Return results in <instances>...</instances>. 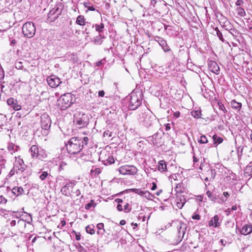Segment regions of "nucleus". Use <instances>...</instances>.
I'll list each match as a JSON object with an SVG mask.
<instances>
[{"label": "nucleus", "mask_w": 252, "mask_h": 252, "mask_svg": "<svg viewBox=\"0 0 252 252\" xmlns=\"http://www.w3.org/2000/svg\"><path fill=\"white\" fill-rule=\"evenodd\" d=\"M27 167L22 159L20 158H16L14 163V169L17 172L18 171H24Z\"/></svg>", "instance_id": "9d476101"}, {"label": "nucleus", "mask_w": 252, "mask_h": 252, "mask_svg": "<svg viewBox=\"0 0 252 252\" xmlns=\"http://www.w3.org/2000/svg\"><path fill=\"white\" fill-rule=\"evenodd\" d=\"M84 6L85 7L87 8L88 10L90 11H94L95 8L93 6H90L89 3L88 2H85Z\"/></svg>", "instance_id": "c03bdc74"}, {"label": "nucleus", "mask_w": 252, "mask_h": 252, "mask_svg": "<svg viewBox=\"0 0 252 252\" xmlns=\"http://www.w3.org/2000/svg\"><path fill=\"white\" fill-rule=\"evenodd\" d=\"M26 226V223L25 220L23 219H18L17 223V229L19 230L25 228Z\"/></svg>", "instance_id": "a878e982"}, {"label": "nucleus", "mask_w": 252, "mask_h": 252, "mask_svg": "<svg viewBox=\"0 0 252 252\" xmlns=\"http://www.w3.org/2000/svg\"><path fill=\"white\" fill-rule=\"evenodd\" d=\"M76 24L80 26H84L85 25V19L84 16L79 15L77 17L76 21Z\"/></svg>", "instance_id": "bb28decb"}, {"label": "nucleus", "mask_w": 252, "mask_h": 252, "mask_svg": "<svg viewBox=\"0 0 252 252\" xmlns=\"http://www.w3.org/2000/svg\"><path fill=\"white\" fill-rule=\"evenodd\" d=\"M7 103L8 105H11L15 110H19L21 108V106L17 104V100L12 97L7 99Z\"/></svg>", "instance_id": "f3484780"}, {"label": "nucleus", "mask_w": 252, "mask_h": 252, "mask_svg": "<svg viewBox=\"0 0 252 252\" xmlns=\"http://www.w3.org/2000/svg\"><path fill=\"white\" fill-rule=\"evenodd\" d=\"M170 129V125L169 124H167L165 125V130L168 131Z\"/></svg>", "instance_id": "0e129e2a"}, {"label": "nucleus", "mask_w": 252, "mask_h": 252, "mask_svg": "<svg viewBox=\"0 0 252 252\" xmlns=\"http://www.w3.org/2000/svg\"><path fill=\"white\" fill-rule=\"evenodd\" d=\"M143 197L149 200H152L154 198V196L148 191H145Z\"/></svg>", "instance_id": "c9c22d12"}, {"label": "nucleus", "mask_w": 252, "mask_h": 252, "mask_svg": "<svg viewBox=\"0 0 252 252\" xmlns=\"http://www.w3.org/2000/svg\"><path fill=\"white\" fill-rule=\"evenodd\" d=\"M63 180H64V178H63V176H60L58 177L57 178V182L62 181Z\"/></svg>", "instance_id": "13d9d810"}, {"label": "nucleus", "mask_w": 252, "mask_h": 252, "mask_svg": "<svg viewBox=\"0 0 252 252\" xmlns=\"http://www.w3.org/2000/svg\"><path fill=\"white\" fill-rule=\"evenodd\" d=\"M104 94H105V93H104V92L103 90L99 91L98 92V95H99V96L103 97V96H104Z\"/></svg>", "instance_id": "6e6d98bb"}, {"label": "nucleus", "mask_w": 252, "mask_h": 252, "mask_svg": "<svg viewBox=\"0 0 252 252\" xmlns=\"http://www.w3.org/2000/svg\"><path fill=\"white\" fill-rule=\"evenodd\" d=\"M191 115L195 118L198 119L201 117V112L200 110H193L191 112Z\"/></svg>", "instance_id": "7c9ffc66"}, {"label": "nucleus", "mask_w": 252, "mask_h": 252, "mask_svg": "<svg viewBox=\"0 0 252 252\" xmlns=\"http://www.w3.org/2000/svg\"><path fill=\"white\" fill-rule=\"evenodd\" d=\"M92 172H94L95 174H99L101 172V170L99 168H95L94 170L92 169Z\"/></svg>", "instance_id": "603ef678"}, {"label": "nucleus", "mask_w": 252, "mask_h": 252, "mask_svg": "<svg viewBox=\"0 0 252 252\" xmlns=\"http://www.w3.org/2000/svg\"><path fill=\"white\" fill-rule=\"evenodd\" d=\"M17 221L16 220H12L10 222L9 225L11 227L17 226Z\"/></svg>", "instance_id": "8fccbe9b"}, {"label": "nucleus", "mask_w": 252, "mask_h": 252, "mask_svg": "<svg viewBox=\"0 0 252 252\" xmlns=\"http://www.w3.org/2000/svg\"><path fill=\"white\" fill-rule=\"evenodd\" d=\"M112 132L110 131L109 130H106L103 133V136L110 137L112 136Z\"/></svg>", "instance_id": "de8ad7c7"}, {"label": "nucleus", "mask_w": 252, "mask_h": 252, "mask_svg": "<svg viewBox=\"0 0 252 252\" xmlns=\"http://www.w3.org/2000/svg\"><path fill=\"white\" fill-rule=\"evenodd\" d=\"M157 185L155 183H152V187L151 188V189L152 190H155L156 189H157Z\"/></svg>", "instance_id": "680f3d73"}, {"label": "nucleus", "mask_w": 252, "mask_h": 252, "mask_svg": "<svg viewBox=\"0 0 252 252\" xmlns=\"http://www.w3.org/2000/svg\"><path fill=\"white\" fill-rule=\"evenodd\" d=\"M100 158L102 159V161L103 163V164L105 165H110L112 163H114L115 162V159L113 157V156L110 155L108 156V158L105 159L103 157V155L102 154H101V156L99 159Z\"/></svg>", "instance_id": "aec40b11"}, {"label": "nucleus", "mask_w": 252, "mask_h": 252, "mask_svg": "<svg viewBox=\"0 0 252 252\" xmlns=\"http://www.w3.org/2000/svg\"><path fill=\"white\" fill-rule=\"evenodd\" d=\"M86 230L88 233H89L91 235L94 234L95 233V231L94 230V226L93 225H88L86 227Z\"/></svg>", "instance_id": "2f4dec72"}, {"label": "nucleus", "mask_w": 252, "mask_h": 252, "mask_svg": "<svg viewBox=\"0 0 252 252\" xmlns=\"http://www.w3.org/2000/svg\"><path fill=\"white\" fill-rule=\"evenodd\" d=\"M131 225L132 226H134L133 228V229H135L137 227V226H138V224L136 223H133V222H132L131 223Z\"/></svg>", "instance_id": "774afa93"}, {"label": "nucleus", "mask_w": 252, "mask_h": 252, "mask_svg": "<svg viewBox=\"0 0 252 252\" xmlns=\"http://www.w3.org/2000/svg\"><path fill=\"white\" fill-rule=\"evenodd\" d=\"M158 170L161 172L167 170V165L164 160H160L158 162Z\"/></svg>", "instance_id": "4be33fe9"}, {"label": "nucleus", "mask_w": 252, "mask_h": 252, "mask_svg": "<svg viewBox=\"0 0 252 252\" xmlns=\"http://www.w3.org/2000/svg\"><path fill=\"white\" fill-rule=\"evenodd\" d=\"M105 38V37L102 35V34H99L98 35L96 36L94 40V43L95 45H101L103 41V39Z\"/></svg>", "instance_id": "5701e85b"}, {"label": "nucleus", "mask_w": 252, "mask_h": 252, "mask_svg": "<svg viewBox=\"0 0 252 252\" xmlns=\"http://www.w3.org/2000/svg\"><path fill=\"white\" fill-rule=\"evenodd\" d=\"M47 82L52 88H56L61 83L60 79L55 75L48 77Z\"/></svg>", "instance_id": "9b49d317"}, {"label": "nucleus", "mask_w": 252, "mask_h": 252, "mask_svg": "<svg viewBox=\"0 0 252 252\" xmlns=\"http://www.w3.org/2000/svg\"><path fill=\"white\" fill-rule=\"evenodd\" d=\"M62 10L58 6H55L52 10H50L48 14L47 20L50 22L55 21L61 15Z\"/></svg>", "instance_id": "6e6552de"}, {"label": "nucleus", "mask_w": 252, "mask_h": 252, "mask_svg": "<svg viewBox=\"0 0 252 252\" xmlns=\"http://www.w3.org/2000/svg\"><path fill=\"white\" fill-rule=\"evenodd\" d=\"M47 155L45 153V151L43 150H41L39 151V157H37V158H44L46 157Z\"/></svg>", "instance_id": "ea45409f"}, {"label": "nucleus", "mask_w": 252, "mask_h": 252, "mask_svg": "<svg viewBox=\"0 0 252 252\" xmlns=\"http://www.w3.org/2000/svg\"><path fill=\"white\" fill-rule=\"evenodd\" d=\"M76 248L79 252H87L85 249L81 246L79 244H78L77 245H76Z\"/></svg>", "instance_id": "a19ab883"}, {"label": "nucleus", "mask_w": 252, "mask_h": 252, "mask_svg": "<svg viewBox=\"0 0 252 252\" xmlns=\"http://www.w3.org/2000/svg\"><path fill=\"white\" fill-rule=\"evenodd\" d=\"M39 149L36 145H32L30 149L29 152L32 158L39 157Z\"/></svg>", "instance_id": "6ab92c4d"}, {"label": "nucleus", "mask_w": 252, "mask_h": 252, "mask_svg": "<svg viewBox=\"0 0 252 252\" xmlns=\"http://www.w3.org/2000/svg\"><path fill=\"white\" fill-rule=\"evenodd\" d=\"M220 220L218 215H215L209 221L208 225L209 226L218 227L220 225Z\"/></svg>", "instance_id": "dca6fc26"}, {"label": "nucleus", "mask_w": 252, "mask_h": 252, "mask_svg": "<svg viewBox=\"0 0 252 252\" xmlns=\"http://www.w3.org/2000/svg\"><path fill=\"white\" fill-rule=\"evenodd\" d=\"M206 194L212 201H215V200L217 199L216 195L213 194L210 191H207Z\"/></svg>", "instance_id": "e433bc0d"}, {"label": "nucleus", "mask_w": 252, "mask_h": 252, "mask_svg": "<svg viewBox=\"0 0 252 252\" xmlns=\"http://www.w3.org/2000/svg\"><path fill=\"white\" fill-rule=\"evenodd\" d=\"M215 31L217 32V35L219 39L222 42L224 41V39L223 37V34L220 31L218 28L215 29Z\"/></svg>", "instance_id": "4c0bfd02"}, {"label": "nucleus", "mask_w": 252, "mask_h": 252, "mask_svg": "<svg viewBox=\"0 0 252 252\" xmlns=\"http://www.w3.org/2000/svg\"><path fill=\"white\" fill-rule=\"evenodd\" d=\"M98 231H97V233H103L105 231L104 229V224L103 223H99L97 224L96 226Z\"/></svg>", "instance_id": "f704fd0d"}, {"label": "nucleus", "mask_w": 252, "mask_h": 252, "mask_svg": "<svg viewBox=\"0 0 252 252\" xmlns=\"http://www.w3.org/2000/svg\"><path fill=\"white\" fill-rule=\"evenodd\" d=\"M169 179L170 180H172L173 179L174 180H176L177 179V176L175 175V174H174V175H171L170 177H169Z\"/></svg>", "instance_id": "bf43d9fd"}, {"label": "nucleus", "mask_w": 252, "mask_h": 252, "mask_svg": "<svg viewBox=\"0 0 252 252\" xmlns=\"http://www.w3.org/2000/svg\"><path fill=\"white\" fill-rule=\"evenodd\" d=\"M24 191V189L21 187H15L12 189V193L17 196L22 194Z\"/></svg>", "instance_id": "393cba45"}, {"label": "nucleus", "mask_w": 252, "mask_h": 252, "mask_svg": "<svg viewBox=\"0 0 252 252\" xmlns=\"http://www.w3.org/2000/svg\"><path fill=\"white\" fill-rule=\"evenodd\" d=\"M244 3V1L242 0H237L236 2V5L240 6L242 5Z\"/></svg>", "instance_id": "5fc2aeb1"}, {"label": "nucleus", "mask_w": 252, "mask_h": 252, "mask_svg": "<svg viewBox=\"0 0 252 252\" xmlns=\"http://www.w3.org/2000/svg\"><path fill=\"white\" fill-rule=\"evenodd\" d=\"M73 186L71 184H66L65 185H64L62 188L61 189V191L62 193L68 196L70 194V188H72Z\"/></svg>", "instance_id": "412c9836"}, {"label": "nucleus", "mask_w": 252, "mask_h": 252, "mask_svg": "<svg viewBox=\"0 0 252 252\" xmlns=\"http://www.w3.org/2000/svg\"><path fill=\"white\" fill-rule=\"evenodd\" d=\"M76 100L75 96L71 93H66L61 95L58 100V106L61 110H65L70 107Z\"/></svg>", "instance_id": "f03ea898"}, {"label": "nucleus", "mask_w": 252, "mask_h": 252, "mask_svg": "<svg viewBox=\"0 0 252 252\" xmlns=\"http://www.w3.org/2000/svg\"><path fill=\"white\" fill-rule=\"evenodd\" d=\"M230 105L233 109L238 111H239L242 107V103L237 102L235 99L231 101Z\"/></svg>", "instance_id": "b1692460"}, {"label": "nucleus", "mask_w": 252, "mask_h": 252, "mask_svg": "<svg viewBox=\"0 0 252 252\" xmlns=\"http://www.w3.org/2000/svg\"><path fill=\"white\" fill-rule=\"evenodd\" d=\"M213 139L214 141V144H220L223 141V138L222 137H219L216 134H215L213 135Z\"/></svg>", "instance_id": "c756f323"}, {"label": "nucleus", "mask_w": 252, "mask_h": 252, "mask_svg": "<svg viewBox=\"0 0 252 252\" xmlns=\"http://www.w3.org/2000/svg\"><path fill=\"white\" fill-rule=\"evenodd\" d=\"M120 174L125 175H134L137 174L138 169L133 165H125L121 166L119 169Z\"/></svg>", "instance_id": "423d86ee"}, {"label": "nucleus", "mask_w": 252, "mask_h": 252, "mask_svg": "<svg viewBox=\"0 0 252 252\" xmlns=\"http://www.w3.org/2000/svg\"><path fill=\"white\" fill-rule=\"evenodd\" d=\"M198 142L201 144H205L208 142V140L205 135H202L200 136V139Z\"/></svg>", "instance_id": "58836bf2"}, {"label": "nucleus", "mask_w": 252, "mask_h": 252, "mask_svg": "<svg viewBox=\"0 0 252 252\" xmlns=\"http://www.w3.org/2000/svg\"><path fill=\"white\" fill-rule=\"evenodd\" d=\"M117 209L119 211H122L123 210L122 206L121 204H118L117 206Z\"/></svg>", "instance_id": "e2e57ef3"}, {"label": "nucleus", "mask_w": 252, "mask_h": 252, "mask_svg": "<svg viewBox=\"0 0 252 252\" xmlns=\"http://www.w3.org/2000/svg\"><path fill=\"white\" fill-rule=\"evenodd\" d=\"M83 147V141L77 137H72L66 144V150L71 155H75L80 153Z\"/></svg>", "instance_id": "f257e3e1"}, {"label": "nucleus", "mask_w": 252, "mask_h": 252, "mask_svg": "<svg viewBox=\"0 0 252 252\" xmlns=\"http://www.w3.org/2000/svg\"><path fill=\"white\" fill-rule=\"evenodd\" d=\"M236 11L237 12V14L240 16L244 17L246 15V13L244 8L241 7H237L236 9Z\"/></svg>", "instance_id": "72a5a7b5"}, {"label": "nucleus", "mask_w": 252, "mask_h": 252, "mask_svg": "<svg viewBox=\"0 0 252 252\" xmlns=\"http://www.w3.org/2000/svg\"><path fill=\"white\" fill-rule=\"evenodd\" d=\"M143 94L141 92H132L129 98V109L134 110L141 104Z\"/></svg>", "instance_id": "20e7f679"}, {"label": "nucleus", "mask_w": 252, "mask_h": 252, "mask_svg": "<svg viewBox=\"0 0 252 252\" xmlns=\"http://www.w3.org/2000/svg\"><path fill=\"white\" fill-rule=\"evenodd\" d=\"M223 195L224 196V197H225V199H222V200L223 202H225L226 201V199L227 197H228L229 196H230V194L228 193V192H226V191H224L223 192Z\"/></svg>", "instance_id": "09e8293b"}, {"label": "nucleus", "mask_w": 252, "mask_h": 252, "mask_svg": "<svg viewBox=\"0 0 252 252\" xmlns=\"http://www.w3.org/2000/svg\"><path fill=\"white\" fill-rule=\"evenodd\" d=\"M192 218L193 220H199L200 219V217L199 215L196 214V215H193L192 216Z\"/></svg>", "instance_id": "864d4df0"}, {"label": "nucleus", "mask_w": 252, "mask_h": 252, "mask_svg": "<svg viewBox=\"0 0 252 252\" xmlns=\"http://www.w3.org/2000/svg\"><path fill=\"white\" fill-rule=\"evenodd\" d=\"M22 64V63L20 62L16 63H15L16 68H18V69H21L23 66Z\"/></svg>", "instance_id": "3c124183"}, {"label": "nucleus", "mask_w": 252, "mask_h": 252, "mask_svg": "<svg viewBox=\"0 0 252 252\" xmlns=\"http://www.w3.org/2000/svg\"><path fill=\"white\" fill-rule=\"evenodd\" d=\"M241 234L247 235L252 232V225L250 223L244 224L240 229Z\"/></svg>", "instance_id": "ddd939ff"}, {"label": "nucleus", "mask_w": 252, "mask_h": 252, "mask_svg": "<svg viewBox=\"0 0 252 252\" xmlns=\"http://www.w3.org/2000/svg\"><path fill=\"white\" fill-rule=\"evenodd\" d=\"M139 189H130V190H131L132 192H133L134 193H137V194L138 193Z\"/></svg>", "instance_id": "052dcab7"}, {"label": "nucleus", "mask_w": 252, "mask_h": 252, "mask_svg": "<svg viewBox=\"0 0 252 252\" xmlns=\"http://www.w3.org/2000/svg\"><path fill=\"white\" fill-rule=\"evenodd\" d=\"M0 83V88H1V93L4 92L3 89L5 88V86L3 85V83Z\"/></svg>", "instance_id": "69168bd1"}, {"label": "nucleus", "mask_w": 252, "mask_h": 252, "mask_svg": "<svg viewBox=\"0 0 252 252\" xmlns=\"http://www.w3.org/2000/svg\"><path fill=\"white\" fill-rule=\"evenodd\" d=\"M124 211L126 213H128L131 211V208L129 207V204L127 203H126L124 207Z\"/></svg>", "instance_id": "37998d69"}, {"label": "nucleus", "mask_w": 252, "mask_h": 252, "mask_svg": "<svg viewBox=\"0 0 252 252\" xmlns=\"http://www.w3.org/2000/svg\"><path fill=\"white\" fill-rule=\"evenodd\" d=\"M95 27V31L99 32V34H101L103 32V29L104 28V25L103 23H101L100 24H95L93 25V28Z\"/></svg>", "instance_id": "cd10ccee"}, {"label": "nucleus", "mask_w": 252, "mask_h": 252, "mask_svg": "<svg viewBox=\"0 0 252 252\" xmlns=\"http://www.w3.org/2000/svg\"><path fill=\"white\" fill-rule=\"evenodd\" d=\"M208 67L209 70L216 74H219L220 73V67L217 63L215 61H210L208 63Z\"/></svg>", "instance_id": "4468645a"}, {"label": "nucleus", "mask_w": 252, "mask_h": 252, "mask_svg": "<svg viewBox=\"0 0 252 252\" xmlns=\"http://www.w3.org/2000/svg\"><path fill=\"white\" fill-rule=\"evenodd\" d=\"M89 122L88 114L79 111H77L74 115L73 124L78 128L86 126Z\"/></svg>", "instance_id": "7ed1b4c3"}, {"label": "nucleus", "mask_w": 252, "mask_h": 252, "mask_svg": "<svg viewBox=\"0 0 252 252\" xmlns=\"http://www.w3.org/2000/svg\"><path fill=\"white\" fill-rule=\"evenodd\" d=\"M149 140L155 145H158L160 143V137L157 133L149 137Z\"/></svg>", "instance_id": "a211bd4d"}, {"label": "nucleus", "mask_w": 252, "mask_h": 252, "mask_svg": "<svg viewBox=\"0 0 252 252\" xmlns=\"http://www.w3.org/2000/svg\"><path fill=\"white\" fill-rule=\"evenodd\" d=\"M83 140H84V142H85V144H87V142L89 140V139L87 137H84L83 138Z\"/></svg>", "instance_id": "338daca9"}, {"label": "nucleus", "mask_w": 252, "mask_h": 252, "mask_svg": "<svg viewBox=\"0 0 252 252\" xmlns=\"http://www.w3.org/2000/svg\"><path fill=\"white\" fill-rule=\"evenodd\" d=\"M36 29L34 24L32 22H26L22 27V32L27 38L32 37L35 33Z\"/></svg>", "instance_id": "39448f33"}, {"label": "nucleus", "mask_w": 252, "mask_h": 252, "mask_svg": "<svg viewBox=\"0 0 252 252\" xmlns=\"http://www.w3.org/2000/svg\"><path fill=\"white\" fill-rule=\"evenodd\" d=\"M245 173L247 174L249 176L252 175V162H251L246 167Z\"/></svg>", "instance_id": "c85d7f7f"}, {"label": "nucleus", "mask_w": 252, "mask_h": 252, "mask_svg": "<svg viewBox=\"0 0 252 252\" xmlns=\"http://www.w3.org/2000/svg\"><path fill=\"white\" fill-rule=\"evenodd\" d=\"M218 105L219 106L220 109L223 111V112L225 113L227 112V110H226L224 105L222 103H218Z\"/></svg>", "instance_id": "49530a36"}, {"label": "nucleus", "mask_w": 252, "mask_h": 252, "mask_svg": "<svg viewBox=\"0 0 252 252\" xmlns=\"http://www.w3.org/2000/svg\"><path fill=\"white\" fill-rule=\"evenodd\" d=\"M38 173H41V174L39 175V178L42 181L45 180V179L47 178L49 175V174L47 171H40L38 172Z\"/></svg>", "instance_id": "473e14b6"}, {"label": "nucleus", "mask_w": 252, "mask_h": 252, "mask_svg": "<svg viewBox=\"0 0 252 252\" xmlns=\"http://www.w3.org/2000/svg\"><path fill=\"white\" fill-rule=\"evenodd\" d=\"M4 77V73L3 69L2 68H0V83H4L3 81Z\"/></svg>", "instance_id": "79ce46f5"}, {"label": "nucleus", "mask_w": 252, "mask_h": 252, "mask_svg": "<svg viewBox=\"0 0 252 252\" xmlns=\"http://www.w3.org/2000/svg\"><path fill=\"white\" fill-rule=\"evenodd\" d=\"M155 40L161 46L163 50L165 52H168L170 50L169 46L167 45L166 41L160 36H156Z\"/></svg>", "instance_id": "f8f14e48"}, {"label": "nucleus", "mask_w": 252, "mask_h": 252, "mask_svg": "<svg viewBox=\"0 0 252 252\" xmlns=\"http://www.w3.org/2000/svg\"><path fill=\"white\" fill-rule=\"evenodd\" d=\"M143 124L146 127H149L153 124L154 121L156 120L155 117L150 112H145L143 116L140 118Z\"/></svg>", "instance_id": "0eeeda50"}, {"label": "nucleus", "mask_w": 252, "mask_h": 252, "mask_svg": "<svg viewBox=\"0 0 252 252\" xmlns=\"http://www.w3.org/2000/svg\"><path fill=\"white\" fill-rule=\"evenodd\" d=\"M180 113L179 111L175 112L173 114V116L175 117L176 118H178L180 116Z\"/></svg>", "instance_id": "4d7b16f0"}, {"label": "nucleus", "mask_w": 252, "mask_h": 252, "mask_svg": "<svg viewBox=\"0 0 252 252\" xmlns=\"http://www.w3.org/2000/svg\"><path fill=\"white\" fill-rule=\"evenodd\" d=\"M94 201L93 200H91L89 203H87L86 205H85V209H87V210H89L91 209V208L93 206V205H94Z\"/></svg>", "instance_id": "a18cd8bd"}, {"label": "nucleus", "mask_w": 252, "mask_h": 252, "mask_svg": "<svg viewBox=\"0 0 252 252\" xmlns=\"http://www.w3.org/2000/svg\"><path fill=\"white\" fill-rule=\"evenodd\" d=\"M186 202V199L183 195H177L175 199V202L177 207L182 209Z\"/></svg>", "instance_id": "2eb2a0df"}, {"label": "nucleus", "mask_w": 252, "mask_h": 252, "mask_svg": "<svg viewBox=\"0 0 252 252\" xmlns=\"http://www.w3.org/2000/svg\"><path fill=\"white\" fill-rule=\"evenodd\" d=\"M41 126L45 130H48L51 127V120L49 115L44 113L41 116Z\"/></svg>", "instance_id": "1a4fd4ad"}]
</instances>
